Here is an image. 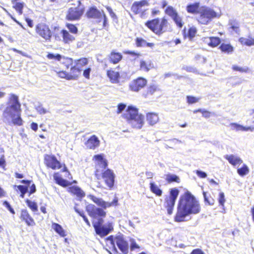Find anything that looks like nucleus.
<instances>
[{
    "label": "nucleus",
    "instance_id": "obj_48",
    "mask_svg": "<svg viewBox=\"0 0 254 254\" xmlns=\"http://www.w3.org/2000/svg\"><path fill=\"white\" fill-rule=\"evenodd\" d=\"M203 196L204 198V200L205 202L208 203L209 205H213L214 203V199L211 198V197L209 198L208 196H207L205 192H203Z\"/></svg>",
    "mask_w": 254,
    "mask_h": 254
},
{
    "label": "nucleus",
    "instance_id": "obj_17",
    "mask_svg": "<svg viewBox=\"0 0 254 254\" xmlns=\"http://www.w3.org/2000/svg\"><path fill=\"white\" fill-rule=\"evenodd\" d=\"M148 2L146 0L135 1L132 5L131 10L135 14H137L145 10L143 7L148 6Z\"/></svg>",
    "mask_w": 254,
    "mask_h": 254
},
{
    "label": "nucleus",
    "instance_id": "obj_12",
    "mask_svg": "<svg viewBox=\"0 0 254 254\" xmlns=\"http://www.w3.org/2000/svg\"><path fill=\"white\" fill-rule=\"evenodd\" d=\"M44 161L46 167L53 170L60 169L63 167L62 164L54 155L45 154Z\"/></svg>",
    "mask_w": 254,
    "mask_h": 254
},
{
    "label": "nucleus",
    "instance_id": "obj_28",
    "mask_svg": "<svg viewBox=\"0 0 254 254\" xmlns=\"http://www.w3.org/2000/svg\"><path fill=\"white\" fill-rule=\"evenodd\" d=\"M145 25L152 30L154 33L156 34V29L157 25H158V19H154L150 21H147Z\"/></svg>",
    "mask_w": 254,
    "mask_h": 254
},
{
    "label": "nucleus",
    "instance_id": "obj_10",
    "mask_svg": "<svg viewBox=\"0 0 254 254\" xmlns=\"http://www.w3.org/2000/svg\"><path fill=\"white\" fill-rule=\"evenodd\" d=\"M179 193L178 190L176 189H171L170 195L166 196L165 198L164 206L167 208L168 214L169 215L173 213V209Z\"/></svg>",
    "mask_w": 254,
    "mask_h": 254
},
{
    "label": "nucleus",
    "instance_id": "obj_44",
    "mask_svg": "<svg viewBox=\"0 0 254 254\" xmlns=\"http://www.w3.org/2000/svg\"><path fill=\"white\" fill-rule=\"evenodd\" d=\"M120 73L119 71H112V82L119 83L120 82Z\"/></svg>",
    "mask_w": 254,
    "mask_h": 254
},
{
    "label": "nucleus",
    "instance_id": "obj_53",
    "mask_svg": "<svg viewBox=\"0 0 254 254\" xmlns=\"http://www.w3.org/2000/svg\"><path fill=\"white\" fill-rule=\"evenodd\" d=\"M232 68L234 70L239 71L241 72H246L248 71V68L240 67L237 65H233Z\"/></svg>",
    "mask_w": 254,
    "mask_h": 254
},
{
    "label": "nucleus",
    "instance_id": "obj_59",
    "mask_svg": "<svg viewBox=\"0 0 254 254\" xmlns=\"http://www.w3.org/2000/svg\"><path fill=\"white\" fill-rule=\"evenodd\" d=\"M196 174L199 178H205L207 177L206 173L200 170H196Z\"/></svg>",
    "mask_w": 254,
    "mask_h": 254
},
{
    "label": "nucleus",
    "instance_id": "obj_46",
    "mask_svg": "<svg viewBox=\"0 0 254 254\" xmlns=\"http://www.w3.org/2000/svg\"><path fill=\"white\" fill-rule=\"evenodd\" d=\"M130 243V249L131 251H133L135 249H139V246L136 244L135 240L133 238L129 239Z\"/></svg>",
    "mask_w": 254,
    "mask_h": 254
},
{
    "label": "nucleus",
    "instance_id": "obj_1",
    "mask_svg": "<svg viewBox=\"0 0 254 254\" xmlns=\"http://www.w3.org/2000/svg\"><path fill=\"white\" fill-rule=\"evenodd\" d=\"M200 210L198 201L190 192H187L180 199L175 220L176 222H183L186 216L191 214H197Z\"/></svg>",
    "mask_w": 254,
    "mask_h": 254
},
{
    "label": "nucleus",
    "instance_id": "obj_26",
    "mask_svg": "<svg viewBox=\"0 0 254 254\" xmlns=\"http://www.w3.org/2000/svg\"><path fill=\"white\" fill-rule=\"evenodd\" d=\"M62 59V64L66 69L70 68L74 64V61L71 58L64 57Z\"/></svg>",
    "mask_w": 254,
    "mask_h": 254
},
{
    "label": "nucleus",
    "instance_id": "obj_34",
    "mask_svg": "<svg viewBox=\"0 0 254 254\" xmlns=\"http://www.w3.org/2000/svg\"><path fill=\"white\" fill-rule=\"evenodd\" d=\"M25 202L27 205L33 212H36L38 211V205L35 201H32L28 199L25 200Z\"/></svg>",
    "mask_w": 254,
    "mask_h": 254
},
{
    "label": "nucleus",
    "instance_id": "obj_40",
    "mask_svg": "<svg viewBox=\"0 0 254 254\" xmlns=\"http://www.w3.org/2000/svg\"><path fill=\"white\" fill-rule=\"evenodd\" d=\"M65 26L71 33L76 34L78 33V29L75 25L71 23H66Z\"/></svg>",
    "mask_w": 254,
    "mask_h": 254
},
{
    "label": "nucleus",
    "instance_id": "obj_2",
    "mask_svg": "<svg viewBox=\"0 0 254 254\" xmlns=\"http://www.w3.org/2000/svg\"><path fill=\"white\" fill-rule=\"evenodd\" d=\"M88 215L93 218H98L97 222L93 223V226L97 234L103 237L108 235L111 231L110 227L102 226L103 221L102 217L106 215V212L102 208H97L93 204H88L86 207Z\"/></svg>",
    "mask_w": 254,
    "mask_h": 254
},
{
    "label": "nucleus",
    "instance_id": "obj_23",
    "mask_svg": "<svg viewBox=\"0 0 254 254\" xmlns=\"http://www.w3.org/2000/svg\"><path fill=\"white\" fill-rule=\"evenodd\" d=\"M159 120L158 115L155 113H148L146 114V121L150 126L156 124Z\"/></svg>",
    "mask_w": 254,
    "mask_h": 254
},
{
    "label": "nucleus",
    "instance_id": "obj_42",
    "mask_svg": "<svg viewBox=\"0 0 254 254\" xmlns=\"http://www.w3.org/2000/svg\"><path fill=\"white\" fill-rule=\"evenodd\" d=\"M47 57L49 59H54L57 61H60L63 59L62 55L59 54L54 55L53 53H49Z\"/></svg>",
    "mask_w": 254,
    "mask_h": 254
},
{
    "label": "nucleus",
    "instance_id": "obj_58",
    "mask_svg": "<svg viewBox=\"0 0 254 254\" xmlns=\"http://www.w3.org/2000/svg\"><path fill=\"white\" fill-rule=\"evenodd\" d=\"M36 191V186L34 184H32L30 187L29 190L28 191V195L30 196L31 194L35 193Z\"/></svg>",
    "mask_w": 254,
    "mask_h": 254
},
{
    "label": "nucleus",
    "instance_id": "obj_55",
    "mask_svg": "<svg viewBox=\"0 0 254 254\" xmlns=\"http://www.w3.org/2000/svg\"><path fill=\"white\" fill-rule=\"evenodd\" d=\"M3 204L8 209V210L13 214H15L14 209L12 208L10 204L7 201L3 202Z\"/></svg>",
    "mask_w": 254,
    "mask_h": 254
},
{
    "label": "nucleus",
    "instance_id": "obj_61",
    "mask_svg": "<svg viewBox=\"0 0 254 254\" xmlns=\"http://www.w3.org/2000/svg\"><path fill=\"white\" fill-rule=\"evenodd\" d=\"M25 20L27 22V25L29 27L32 28L33 27L34 24H33V20H32L28 17H25Z\"/></svg>",
    "mask_w": 254,
    "mask_h": 254
},
{
    "label": "nucleus",
    "instance_id": "obj_31",
    "mask_svg": "<svg viewBox=\"0 0 254 254\" xmlns=\"http://www.w3.org/2000/svg\"><path fill=\"white\" fill-rule=\"evenodd\" d=\"M239 42L243 45L248 46L254 45V38L249 37L248 38L241 37L239 39Z\"/></svg>",
    "mask_w": 254,
    "mask_h": 254
},
{
    "label": "nucleus",
    "instance_id": "obj_3",
    "mask_svg": "<svg viewBox=\"0 0 254 254\" xmlns=\"http://www.w3.org/2000/svg\"><path fill=\"white\" fill-rule=\"evenodd\" d=\"M8 106L3 112V115L6 114L11 118L12 124L15 126H21L23 121L21 117V104L18 97L14 94H10L7 102Z\"/></svg>",
    "mask_w": 254,
    "mask_h": 254
},
{
    "label": "nucleus",
    "instance_id": "obj_51",
    "mask_svg": "<svg viewBox=\"0 0 254 254\" xmlns=\"http://www.w3.org/2000/svg\"><path fill=\"white\" fill-rule=\"evenodd\" d=\"M196 32V29L194 27H191L188 31V36L190 38H192L195 36Z\"/></svg>",
    "mask_w": 254,
    "mask_h": 254
},
{
    "label": "nucleus",
    "instance_id": "obj_35",
    "mask_svg": "<svg viewBox=\"0 0 254 254\" xmlns=\"http://www.w3.org/2000/svg\"><path fill=\"white\" fill-rule=\"evenodd\" d=\"M237 173L241 176H244L249 173V169L247 165L243 164L242 167L237 169Z\"/></svg>",
    "mask_w": 254,
    "mask_h": 254
},
{
    "label": "nucleus",
    "instance_id": "obj_57",
    "mask_svg": "<svg viewBox=\"0 0 254 254\" xmlns=\"http://www.w3.org/2000/svg\"><path fill=\"white\" fill-rule=\"evenodd\" d=\"M6 166V162L5 160L4 156L1 155L0 157V167L3 169L5 168Z\"/></svg>",
    "mask_w": 254,
    "mask_h": 254
},
{
    "label": "nucleus",
    "instance_id": "obj_11",
    "mask_svg": "<svg viewBox=\"0 0 254 254\" xmlns=\"http://www.w3.org/2000/svg\"><path fill=\"white\" fill-rule=\"evenodd\" d=\"M84 12V7L80 5L70 7L67 11L65 18L69 21L79 20L83 15Z\"/></svg>",
    "mask_w": 254,
    "mask_h": 254
},
{
    "label": "nucleus",
    "instance_id": "obj_20",
    "mask_svg": "<svg viewBox=\"0 0 254 254\" xmlns=\"http://www.w3.org/2000/svg\"><path fill=\"white\" fill-rule=\"evenodd\" d=\"M168 27V21L165 18H163L160 22L158 20V25L156 29V34L160 35L167 31Z\"/></svg>",
    "mask_w": 254,
    "mask_h": 254
},
{
    "label": "nucleus",
    "instance_id": "obj_6",
    "mask_svg": "<svg viewBox=\"0 0 254 254\" xmlns=\"http://www.w3.org/2000/svg\"><path fill=\"white\" fill-rule=\"evenodd\" d=\"M123 116L128 124L133 128L139 129L144 125V116L139 114L137 109L134 107L128 106Z\"/></svg>",
    "mask_w": 254,
    "mask_h": 254
},
{
    "label": "nucleus",
    "instance_id": "obj_16",
    "mask_svg": "<svg viewBox=\"0 0 254 254\" xmlns=\"http://www.w3.org/2000/svg\"><path fill=\"white\" fill-rule=\"evenodd\" d=\"M115 241L121 251L127 254L128 252V243L123 239V238L119 236L116 238Z\"/></svg>",
    "mask_w": 254,
    "mask_h": 254
},
{
    "label": "nucleus",
    "instance_id": "obj_7",
    "mask_svg": "<svg viewBox=\"0 0 254 254\" xmlns=\"http://www.w3.org/2000/svg\"><path fill=\"white\" fill-rule=\"evenodd\" d=\"M36 33L47 41H50L53 36L55 40L60 41V28L55 26L51 30L48 25L45 23H38L35 27Z\"/></svg>",
    "mask_w": 254,
    "mask_h": 254
},
{
    "label": "nucleus",
    "instance_id": "obj_47",
    "mask_svg": "<svg viewBox=\"0 0 254 254\" xmlns=\"http://www.w3.org/2000/svg\"><path fill=\"white\" fill-rule=\"evenodd\" d=\"M62 172H65V177L67 178L68 180H71L72 179V176L69 171L68 170L65 164H64L63 165V168L62 170Z\"/></svg>",
    "mask_w": 254,
    "mask_h": 254
},
{
    "label": "nucleus",
    "instance_id": "obj_50",
    "mask_svg": "<svg viewBox=\"0 0 254 254\" xmlns=\"http://www.w3.org/2000/svg\"><path fill=\"white\" fill-rule=\"evenodd\" d=\"M218 201L221 206H223L225 202L224 193L222 192H220L219 195Z\"/></svg>",
    "mask_w": 254,
    "mask_h": 254
},
{
    "label": "nucleus",
    "instance_id": "obj_32",
    "mask_svg": "<svg viewBox=\"0 0 254 254\" xmlns=\"http://www.w3.org/2000/svg\"><path fill=\"white\" fill-rule=\"evenodd\" d=\"M220 49L223 52L228 54L233 52V47L230 44L223 43L221 45Z\"/></svg>",
    "mask_w": 254,
    "mask_h": 254
},
{
    "label": "nucleus",
    "instance_id": "obj_54",
    "mask_svg": "<svg viewBox=\"0 0 254 254\" xmlns=\"http://www.w3.org/2000/svg\"><path fill=\"white\" fill-rule=\"evenodd\" d=\"M140 67L141 69L145 71H149L150 69L149 67H148L147 64H146L145 62L143 61H141L140 62Z\"/></svg>",
    "mask_w": 254,
    "mask_h": 254
},
{
    "label": "nucleus",
    "instance_id": "obj_4",
    "mask_svg": "<svg viewBox=\"0 0 254 254\" xmlns=\"http://www.w3.org/2000/svg\"><path fill=\"white\" fill-rule=\"evenodd\" d=\"M88 64V59L83 57L74 60V64L70 68L68 71L62 70H55L57 75L61 78L67 80H76L81 76V67L86 66Z\"/></svg>",
    "mask_w": 254,
    "mask_h": 254
},
{
    "label": "nucleus",
    "instance_id": "obj_22",
    "mask_svg": "<svg viewBox=\"0 0 254 254\" xmlns=\"http://www.w3.org/2000/svg\"><path fill=\"white\" fill-rule=\"evenodd\" d=\"M67 191L73 195L77 197L82 198L85 196L84 191L77 186H71L67 188Z\"/></svg>",
    "mask_w": 254,
    "mask_h": 254
},
{
    "label": "nucleus",
    "instance_id": "obj_62",
    "mask_svg": "<svg viewBox=\"0 0 254 254\" xmlns=\"http://www.w3.org/2000/svg\"><path fill=\"white\" fill-rule=\"evenodd\" d=\"M126 105L124 104H120L118 106L117 113H120L126 108Z\"/></svg>",
    "mask_w": 254,
    "mask_h": 254
},
{
    "label": "nucleus",
    "instance_id": "obj_36",
    "mask_svg": "<svg viewBox=\"0 0 254 254\" xmlns=\"http://www.w3.org/2000/svg\"><path fill=\"white\" fill-rule=\"evenodd\" d=\"M150 190L152 192L155 193L158 196L162 195V190L154 183H150Z\"/></svg>",
    "mask_w": 254,
    "mask_h": 254
},
{
    "label": "nucleus",
    "instance_id": "obj_8",
    "mask_svg": "<svg viewBox=\"0 0 254 254\" xmlns=\"http://www.w3.org/2000/svg\"><path fill=\"white\" fill-rule=\"evenodd\" d=\"M198 13L199 14L197 18L198 22L204 25L208 24L213 19L220 16L213 9L205 6L200 7Z\"/></svg>",
    "mask_w": 254,
    "mask_h": 254
},
{
    "label": "nucleus",
    "instance_id": "obj_30",
    "mask_svg": "<svg viewBox=\"0 0 254 254\" xmlns=\"http://www.w3.org/2000/svg\"><path fill=\"white\" fill-rule=\"evenodd\" d=\"M206 42L211 47H216L221 42L220 39L218 37H212L206 39Z\"/></svg>",
    "mask_w": 254,
    "mask_h": 254
},
{
    "label": "nucleus",
    "instance_id": "obj_64",
    "mask_svg": "<svg viewBox=\"0 0 254 254\" xmlns=\"http://www.w3.org/2000/svg\"><path fill=\"white\" fill-rule=\"evenodd\" d=\"M191 254H204V253L200 249H195L192 251Z\"/></svg>",
    "mask_w": 254,
    "mask_h": 254
},
{
    "label": "nucleus",
    "instance_id": "obj_21",
    "mask_svg": "<svg viewBox=\"0 0 254 254\" xmlns=\"http://www.w3.org/2000/svg\"><path fill=\"white\" fill-rule=\"evenodd\" d=\"M62 35L63 41L64 44H70L75 40V37L70 34L66 30H60V35Z\"/></svg>",
    "mask_w": 254,
    "mask_h": 254
},
{
    "label": "nucleus",
    "instance_id": "obj_25",
    "mask_svg": "<svg viewBox=\"0 0 254 254\" xmlns=\"http://www.w3.org/2000/svg\"><path fill=\"white\" fill-rule=\"evenodd\" d=\"M18 0H12L11 2L13 4L12 7L17 12L19 15L23 13V9L25 3L23 2H18Z\"/></svg>",
    "mask_w": 254,
    "mask_h": 254
},
{
    "label": "nucleus",
    "instance_id": "obj_39",
    "mask_svg": "<svg viewBox=\"0 0 254 254\" xmlns=\"http://www.w3.org/2000/svg\"><path fill=\"white\" fill-rule=\"evenodd\" d=\"M15 187H17L20 192V196L22 198L24 197L25 193L28 191V187L24 186L22 185L15 186Z\"/></svg>",
    "mask_w": 254,
    "mask_h": 254
},
{
    "label": "nucleus",
    "instance_id": "obj_13",
    "mask_svg": "<svg viewBox=\"0 0 254 254\" xmlns=\"http://www.w3.org/2000/svg\"><path fill=\"white\" fill-rule=\"evenodd\" d=\"M19 218L28 227H34L36 225L34 218L26 209L21 210Z\"/></svg>",
    "mask_w": 254,
    "mask_h": 254
},
{
    "label": "nucleus",
    "instance_id": "obj_52",
    "mask_svg": "<svg viewBox=\"0 0 254 254\" xmlns=\"http://www.w3.org/2000/svg\"><path fill=\"white\" fill-rule=\"evenodd\" d=\"M147 44V42L140 38L136 39V45L138 47H145Z\"/></svg>",
    "mask_w": 254,
    "mask_h": 254
},
{
    "label": "nucleus",
    "instance_id": "obj_5",
    "mask_svg": "<svg viewBox=\"0 0 254 254\" xmlns=\"http://www.w3.org/2000/svg\"><path fill=\"white\" fill-rule=\"evenodd\" d=\"M94 159L97 161L95 176L98 179H103L107 186L111 188V170L109 169L105 170L108 166L106 160L100 154L95 155Z\"/></svg>",
    "mask_w": 254,
    "mask_h": 254
},
{
    "label": "nucleus",
    "instance_id": "obj_24",
    "mask_svg": "<svg viewBox=\"0 0 254 254\" xmlns=\"http://www.w3.org/2000/svg\"><path fill=\"white\" fill-rule=\"evenodd\" d=\"M224 157L233 166H236L243 163V160L239 157L234 155H226Z\"/></svg>",
    "mask_w": 254,
    "mask_h": 254
},
{
    "label": "nucleus",
    "instance_id": "obj_38",
    "mask_svg": "<svg viewBox=\"0 0 254 254\" xmlns=\"http://www.w3.org/2000/svg\"><path fill=\"white\" fill-rule=\"evenodd\" d=\"M122 55L119 53L112 52V63L117 64L122 59Z\"/></svg>",
    "mask_w": 254,
    "mask_h": 254
},
{
    "label": "nucleus",
    "instance_id": "obj_49",
    "mask_svg": "<svg viewBox=\"0 0 254 254\" xmlns=\"http://www.w3.org/2000/svg\"><path fill=\"white\" fill-rule=\"evenodd\" d=\"M91 71V68L90 67H87L84 69L83 72V76L87 79H90V72Z\"/></svg>",
    "mask_w": 254,
    "mask_h": 254
},
{
    "label": "nucleus",
    "instance_id": "obj_33",
    "mask_svg": "<svg viewBox=\"0 0 254 254\" xmlns=\"http://www.w3.org/2000/svg\"><path fill=\"white\" fill-rule=\"evenodd\" d=\"M165 180L169 183L175 182H180V178L174 174H168L165 175Z\"/></svg>",
    "mask_w": 254,
    "mask_h": 254
},
{
    "label": "nucleus",
    "instance_id": "obj_14",
    "mask_svg": "<svg viewBox=\"0 0 254 254\" xmlns=\"http://www.w3.org/2000/svg\"><path fill=\"white\" fill-rule=\"evenodd\" d=\"M147 81L145 79L142 77H138L130 82L129 88L132 91H138L144 87Z\"/></svg>",
    "mask_w": 254,
    "mask_h": 254
},
{
    "label": "nucleus",
    "instance_id": "obj_29",
    "mask_svg": "<svg viewBox=\"0 0 254 254\" xmlns=\"http://www.w3.org/2000/svg\"><path fill=\"white\" fill-rule=\"evenodd\" d=\"M52 228L54 229L55 232L61 237H64L66 235L65 232L60 224L56 223H53L52 224Z\"/></svg>",
    "mask_w": 254,
    "mask_h": 254
},
{
    "label": "nucleus",
    "instance_id": "obj_41",
    "mask_svg": "<svg viewBox=\"0 0 254 254\" xmlns=\"http://www.w3.org/2000/svg\"><path fill=\"white\" fill-rule=\"evenodd\" d=\"M165 12L166 14L171 16L172 18L178 14L176 10H175L172 6H168L166 8Z\"/></svg>",
    "mask_w": 254,
    "mask_h": 254
},
{
    "label": "nucleus",
    "instance_id": "obj_15",
    "mask_svg": "<svg viewBox=\"0 0 254 254\" xmlns=\"http://www.w3.org/2000/svg\"><path fill=\"white\" fill-rule=\"evenodd\" d=\"M53 177L56 184L64 188L71 185L72 183H76V181L70 182L66 180L63 179L58 172L55 173L53 175Z\"/></svg>",
    "mask_w": 254,
    "mask_h": 254
},
{
    "label": "nucleus",
    "instance_id": "obj_63",
    "mask_svg": "<svg viewBox=\"0 0 254 254\" xmlns=\"http://www.w3.org/2000/svg\"><path fill=\"white\" fill-rule=\"evenodd\" d=\"M37 110L40 114H45L47 112V111L45 109L40 106H39L37 108Z\"/></svg>",
    "mask_w": 254,
    "mask_h": 254
},
{
    "label": "nucleus",
    "instance_id": "obj_45",
    "mask_svg": "<svg viewBox=\"0 0 254 254\" xmlns=\"http://www.w3.org/2000/svg\"><path fill=\"white\" fill-rule=\"evenodd\" d=\"M199 98H196L195 97L191 96H187V102L190 104H194L195 103H197L199 100Z\"/></svg>",
    "mask_w": 254,
    "mask_h": 254
},
{
    "label": "nucleus",
    "instance_id": "obj_56",
    "mask_svg": "<svg viewBox=\"0 0 254 254\" xmlns=\"http://www.w3.org/2000/svg\"><path fill=\"white\" fill-rule=\"evenodd\" d=\"M198 111L201 113L202 116L205 118H209L210 117L211 113L209 111L201 109H199Z\"/></svg>",
    "mask_w": 254,
    "mask_h": 254
},
{
    "label": "nucleus",
    "instance_id": "obj_43",
    "mask_svg": "<svg viewBox=\"0 0 254 254\" xmlns=\"http://www.w3.org/2000/svg\"><path fill=\"white\" fill-rule=\"evenodd\" d=\"M173 20L176 24V25L179 27L182 28L183 25V23L182 22V19L181 17L177 14L176 15L175 17H174L173 18Z\"/></svg>",
    "mask_w": 254,
    "mask_h": 254
},
{
    "label": "nucleus",
    "instance_id": "obj_27",
    "mask_svg": "<svg viewBox=\"0 0 254 254\" xmlns=\"http://www.w3.org/2000/svg\"><path fill=\"white\" fill-rule=\"evenodd\" d=\"M199 3L195 2L194 3L188 5L187 6L186 9L188 12L193 14L197 12H198L199 9Z\"/></svg>",
    "mask_w": 254,
    "mask_h": 254
},
{
    "label": "nucleus",
    "instance_id": "obj_19",
    "mask_svg": "<svg viewBox=\"0 0 254 254\" xmlns=\"http://www.w3.org/2000/svg\"><path fill=\"white\" fill-rule=\"evenodd\" d=\"M229 127L231 129L233 130H235L236 131H253L254 130V128L251 127H244L242 125L238 124L235 123H230L229 125Z\"/></svg>",
    "mask_w": 254,
    "mask_h": 254
},
{
    "label": "nucleus",
    "instance_id": "obj_60",
    "mask_svg": "<svg viewBox=\"0 0 254 254\" xmlns=\"http://www.w3.org/2000/svg\"><path fill=\"white\" fill-rule=\"evenodd\" d=\"M99 206H101L102 207L106 208L107 207V203L106 202L103 201L101 199L99 198L98 201H97L96 203Z\"/></svg>",
    "mask_w": 254,
    "mask_h": 254
},
{
    "label": "nucleus",
    "instance_id": "obj_37",
    "mask_svg": "<svg viewBox=\"0 0 254 254\" xmlns=\"http://www.w3.org/2000/svg\"><path fill=\"white\" fill-rule=\"evenodd\" d=\"M229 25L230 28L234 30L236 33H238L239 31V24L235 20H231L229 21Z\"/></svg>",
    "mask_w": 254,
    "mask_h": 254
},
{
    "label": "nucleus",
    "instance_id": "obj_9",
    "mask_svg": "<svg viewBox=\"0 0 254 254\" xmlns=\"http://www.w3.org/2000/svg\"><path fill=\"white\" fill-rule=\"evenodd\" d=\"M86 17L94 20L97 23H103L104 27L106 26L107 18L102 9H98L96 6L89 7L85 13Z\"/></svg>",
    "mask_w": 254,
    "mask_h": 254
},
{
    "label": "nucleus",
    "instance_id": "obj_18",
    "mask_svg": "<svg viewBox=\"0 0 254 254\" xmlns=\"http://www.w3.org/2000/svg\"><path fill=\"white\" fill-rule=\"evenodd\" d=\"M86 147L90 149H95L100 144V141L95 135L91 136L85 143Z\"/></svg>",
    "mask_w": 254,
    "mask_h": 254
}]
</instances>
